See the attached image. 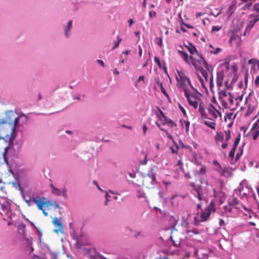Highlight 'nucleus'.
I'll use <instances>...</instances> for the list:
<instances>
[{
	"label": "nucleus",
	"instance_id": "nucleus-1",
	"mask_svg": "<svg viewBox=\"0 0 259 259\" xmlns=\"http://www.w3.org/2000/svg\"><path fill=\"white\" fill-rule=\"evenodd\" d=\"M16 136V134L15 133V127L11 132V135H6L7 141H9V145L5 148V152L3 155V157L6 163H8L7 157L6 153L9 151L13 152L14 154H17L20 150L22 145L18 142L14 143L13 140Z\"/></svg>",
	"mask_w": 259,
	"mask_h": 259
},
{
	"label": "nucleus",
	"instance_id": "nucleus-2",
	"mask_svg": "<svg viewBox=\"0 0 259 259\" xmlns=\"http://www.w3.org/2000/svg\"><path fill=\"white\" fill-rule=\"evenodd\" d=\"M11 207L12 204L10 200L5 197H0V207L4 212L3 214L0 211L1 215L12 220L15 216V213L12 212Z\"/></svg>",
	"mask_w": 259,
	"mask_h": 259
},
{
	"label": "nucleus",
	"instance_id": "nucleus-3",
	"mask_svg": "<svg viewBox=\"0 0 259 259\" xmlns=\"http://www.w3.org/2000/svg\"><path fill=\"white\" fill-rule=\"evenodd\" d=\"M215 210L214 203L211 201L209 205L206 207L204 211L200 214V219H198L197 216L194 217V223L198 225L199 223L206 221L209 218L212 211Z\"/></svg>",
	"mask_w": 259,
	"mask_h": 259
},
{
	"label": "nucleus",
	"instance_id": "nucleus-4",
	"mask_svg": "<svg viewBox=\"0 0 259 259\" xmlns=\"http://www.w3.org/2000/svg\"><path fill=\"white\" fill-rule=\"evenodd\" d=\"M16 115V113L13 110L7 111L6 112V118L2 119V123H9L12 125L14 117Z\"/></svg>",
	"mask_w": 259,
	"mask_h": 259
},
{
	"label": "nucleus",
	"instance_id": "nucleus-5",
	"mask_svg": "<svg viewBox=\"0 0 259 259\" xmlns=\"http://www.w3.org/2000/svg\"><path fill=\"white\" fill-rule=\"evenodd\" d=\"M178 74L181 81L180 87L182 88L184 91L185 89L188 90L186 83L190 79L189 78L187 77L183 72L178 71Z\"/></svg>",
	"mask_w": 259,
	"mask_h": 259
},
{
	"label": "nucleus",
	"instance_id": "nucleus-6",
	"mask_svg": "<svg viewBox=\"0 0 259 259\" xmlns=\"http://www.w3.org/2000/svg\"><path fill=\"white\" fill-rule=\"evenodd\" d=\"M184 94L189 105L193 107L194 109H196L198 107L197 100L191 99L189 90H187L186 89H184Z\"/></svg>",
	"mask_w": 259,
	"mask_h": 259
},
{
	"label": "nucleus",
	"instance_id": "nucleus-7",
	"mask_svg": "<svg viewBox=\"0 0 259 259\" xmlns=\"http://www.w3.org/2000/svg\"><path fill=\"white\" fill-rule=\"evenodd\" d=\"M46 199V198L44 197H33L32 199V201L37 205V207L40 210L44 209V205L45 203H44V200Z\"/></svg>",
	"mask_w": 259,
	"mask_h": 259
},
{
	"label": "nucleus",
	"instance_id": "nucleus-8",
	"mask_svg": "<svg viewBox=\"0 0 259 259\" xmlns=\"http://www.w3.org/2000/svg\"><path fill=\"white\" fill-rule=\"evenodd\" d=\"M73 21L72 20H69L66 25L64 26V32L65 36L66 38H68L71 34V30L72 27Z\"/></svg>",
	"mask_w": 259,
	"mask_h": 259
},
{
	"label": "nucleus",
	"instance_id": "nucleus-9",
	"mask_svg": "<svg viewBox=\"0 0 259 259\" xmlns=\"http://www.w3.org/2000/svg\"><path fill=\"white\" fill-rule=\"evenodd\" d=\"M224 77L223 71H219L217 73V84L218 87H220L223 84V81Z\"/></svg>",
	"mask_w": 259,
	"mask_h": 259
},
{
	"label": "nucleus",
	"instance_id": "nucleus-10",
	"mask_svg": "<svg viewBox=\"0 0 259 259\" xmlns=\"http://www.w3.org/2000/svg\"><path fill=\"white\" fill-rule=\"evenodd\" d=\"M184 46L188 50L191 55L196 53L198 56V54H199L196 47L192 43L188 42V45L184 44Z\"/></svg>",
	"mask_w": 259,
	"mask_h": 259
},
{
	"label": "nucleus",
	"instance_id": "nucleus-11",
	"mask_svg": "<svg viewBox=\"0 0 259 259\" xmlns=\"http://www.w3.org/2000/svg\"><path fill=\"white\" fill-rule=\"evenodd\" d=\"M212 109H208V113L210 114L214 118H217L218 117V115L215 112H217L220 116H221V113L220 112L212 105H210Z\"/></svg>",
	"mask_w": 259,
	"mask_h": 259
},
{
	"label": "nucleus",
	"instance_id": "nucleus-12",
	"mask_svg": "<svg viewBox=\"0 0 259 259\" xmlns=\"http://www.w3.org/2000/svg\"><path fill=\"white\" fill-rule=\"evenodd\" d=\"M170 238L171 241L173 242L174 246L175 247H181L182 242L184 241V240L182 238H179V239H177L176 238H174V236L171 235Z\"/></svg>",
	"mask_w": 259,
	"mask_h": 259
},
{
	"label": "nucleus",
	"instance_id": "nucleus-13",
	"mask_svg": "<svg viewBox=\"0 0 259 259\" xmlns=\"http://www.w3.org/2000/svg\"><path fill=\"white\" fill-rule=\"evenodd\" d=\"M154 61L157 64L158 67L162 69L166 73H167L166 67L164 62H163V64H162L160 62V59L158 57H155Z\"/></svg>",
	"mask_w": 259,
	"mask_h": 259
},
{
	"label": "nucleus",
	"instance_id": "nucleus-14",
	"mask_svg": "<svg viewBox=\"0 0 259 259\" xmlns=\"http://www.w3.org/2000/svg\"><path fill=\"white\" fill-rule=\"evenodd\" d=\"M53 224L59 228V230L61 232L63 231V225L62 222L58 220L57 218L54 219L53 221Z\"/></svg>",
	"mask_w": 259,
	"mask_h": 259
},
{
	"label": "nucleus",
	"instance_id": "nucleus-15",
	"mask_svg": "<svg viewBox=\"0 0 259 259\" xmlns=\"http://www.w3.org/2000/svg\"><path fill=\"white\" fill-rule=\"evenodd\" d=\"M178 53L181 58L188 64H190V60L189 59V57L187 53L184 52L183 51H178Z\"/></svg>",
	"mask_w": 259,
	"mask_h": 259
},
{
	"label": "nucleus",
	"instance_id": "nucleus-16",
	"mask_svg": "<svg viewBox=\"0 0 259 259\" xmlns=\"http://www.w3.org/2000/svg\"><path fill=\"white\" fill-rule=\"evenodd\" d=\"M163 120V124H167L168 126H169L170 127H174L177 126V124L175 122H174L171 119L168 118L167 116L164 117Z\"/></svg>",
	"mask_w": 259,
	"mask_h": 259
},
{
	"label": "nucleus",
	"instance_id": "nucleus-17",
	"mask_svg": "<svg viewBox=\"0 0 259 259\" xmlns=\"http://www.w3.org/2000/svg\"><path fill=\"white\" fill-rule=\"evenodd\" d=\"M153 168H151L147 174V176L152 179L151 184L154 185L156 183V174L153 172Z\"/></svg>",
	"mask_w": 259,
	"mask_h": 259
},
{
	"label": "nucleus",
	"instance_id": "nucleus-18",
	"mask_svg": "<svg viewBox=\"0 0 259 259\" xmlns=\"http://www.w3.org/2000/svg\"><path fill=\"white\" fill-rule=\"evenodd\" d=\"M235 2H233L232 4L229 6L228 11H227V14L228 15L229 17H230L232 16V15L234 13L235 10L236 9V5Z\"/></svg>",
	"mask_w": 259,
	"mask_h": 259
},
{
	"label": "nucleus",
	"instance_id": "nucleus-19",
	"mask_svg": "<svg viewBox=\"0 0 259 259\" xmlns=\"http://www.w3.org/2000/svg\"><path fill=\"white\" fill-rule=\"evenodd\" d=\"M179 220L178 217H175L173 215H171L169 219V222L170 225L172 226V228H174L176 225H177Z\"/></svg>",
	"mask_w": 259,
	"mask_h": 259
},
{
	"label": "nucleus",
	"instance_id": "nucleus-20",
	"mask_svg": "<svg viewBox=\"0 0 259 259\" xmlns=\"http://www.w3.org/2000/svg\"><path fill=\"white\" fill-rule=\"evenodd\" d=\"M198 56L203 60V63L204 64L205 68L209 71L212 72V69L211 66H210L207 62L205 61L203 57L201 54H198Z\"/></svg>",
	"mask_w": 259,
	"mask_h": 259
},
{
	"label": "nucleus",
	"instance_id": "nucleus-21",
	"mask_svg": "<svg viewBox=\"0 0 259 259\" xmlns=\"http://www.w3.org/2000/svg\"><path fill=\"white\" fill-rule=\"evenodd\" d=\"M25 225L21 224L18 226V232L20 234L24 235L25 231Z\"/></svg>",
	"mask_w": 259,
	"mask_h": 259
},
{
	"label": "nucleus",
	"instance_id": "nucleus-22",
	"mask_svg": "<svg viewBox=\"0 0 259 259\" xmlns=\"http://www.w3.org/2000/svg\"><path fill=\"white\" fill-rule=\"evenodd\" d=\"M224 135L222 133H217V135L215 137V140L217 142H223L224 141Z\"/></svg>",
	"mask_w": 259,
	"mask_h": 259
},
{
	"label": "nucleus",
	"instance_id": "nucleus-23",
	"mask_svg": "<svg viewBox=\"0 0 259 259\" xmlns=\"http://www.w3.org/2000/svg\"><path fill=\"white\" fill-rule=\"evenodd\" d=\"M199 111L201 114L202 118L209 119V118L207 117L206 114L205 113L204 109L201 106V105H199ZM209 119L211 120L212 119L209 118Z\"/></svg>",
	"mask_w": 259,
	"mask_h": 259
},
{
	"label": "nucleus",
	"instance_id": "nucleus-24",
	"mask_svg": "<svg viewBox=\"0 0 259 259\" xmlns=\"http://www.w3.org/2000/svg\"><path fill=\"white\" fill-rule=\"evenodd\" d=\"M248 64H253V67H254L255 66L257 65L258 67V68L259 69V60H256L255 59H249L248 61Z\"/></svg>",
	"mask_w": 259,
	"mask_h": 259
},
{
	"label": "nucleus",
	"instance_id": "nucleus-25",
	"mask_svg": "<svg viewBox=\"0 0 259 259\" xmlns=\"http://www.w3.org/2000/svg\"><path fill=\"white\" fill-rule=\"evenodd\" d=\"M239 203V201L236 197H234L232 199V200H229L228 201V204L229 205L234 206L235 205L238 204Z\"/></svg>",
	"mask_w": 259,
	"mask_h": 259
},
{
	"label": "nucleus",
	"instance_id": "nucleus-26",
	"mask_svg": "<svg viewBox=\"0 0 259 259\" xmlns=\"http://www.w3.org/2000/svg\"><path fill=\"white\" fill-rule=\"evenodd\" d=\"M199 71L201 73L202 75L204 77L206 81L208 79V73L206 70L204 69L203 68H200L199 69Z\"/></svg>",
	"mask_w": 259,
	"mask_h": 259
},
{
	"label": "nucleus",
	"instance_id": "nucleus-27",
	"mask_svg": "<svg viewBox=\"0 0 259 259\" xmlns=\"http://www.w3.org/2000/svg\"><path fill=\"white\" fill-rule=\"evenodd\" d=\"M19 117H14L13 122L12 125L11 132L13 131L14 127H15V130L16 129V127L17 125L18 124L19 121Z\"/></svg>",
	"mask_w": 259,
	"mask_h": 259
},
{
	"label": "nucleus",
	"instance_id": "nucleus-28",
	"mask_svg": "<svg viewBox=\"0 0 259 259\" xmlns=\"http://www.w3.org/2000/svg\"><path fill=\"white\" fill-rule=\"evenodd\" d=\"M259 21V17L257 16L253 20H252L250 21L249 24L248 26V27H249L250 28H252L254 25Z\"/></svg>",
	"mask_w": 259,
	"mask_h": 259
},
{
	"label": "nucleus",
	"instance_id": "nucleus-29",
	"mask_svg": "<svg viewBox=\"0 0 259 259\" xmlns=\"http://www.w3.org/2000/svg\"><path fill=\"white\" fill-rule=\"evenodd\" d=\"M203 123H204V124L206 125L207 126H208V127H209L211 129L215 130V126L214 125H215V123L214 122H210V121H204Z\"/></svg>",
	"mask_w": 259,
	"mask_h": 259
},
{
	"label": "nucleus",
	"instance_id": "nucleus-30",
	"mask_svg": "<svg viewBox=\"0 0 259 259\" xmlns=\"http://www.w3.org/2000/svg\"><path fill=\"white\" fill-rule=\"evenodd\" d=\"M254 109V107L252 106L251 105H249L248 106L247 110L246 113L245 114V116H249V115H250L253 112Z\"/></svg>",
	"mask_w": 259,
	"mask_h": 259
},
{
	"label": "nucleus",
	"instance_id": "nucleus-31",
	"mask_svg": "<svg viewBox=\"0 0 259 259\" xmlns=\"http://www.w3.org/2000/svg\"><path fill=\"white\" fill-rule=\"evenodd\" d=\"M25 241V244L28 247L31 246L32 244V239L31 237L30 238H25L24 239Z\"/></svg>",
	"mask_w": 259,
	"mask_h": 259
},
{
	"label": "nucleus",
	"instance_id": "nucleus-32",
	"mask_svg": "<svg viewBox=\"0 0 259 259\" xmlns=\"http://www.w3.org/2000/svg\"><path fill=\"white\" fill-rule=\"evenodd\" d=\"M240 140V134H239L238 135V136L235 139L233 148L236 149L237 146L238 145V144L239 143Z\"/></svg>",
	"mask_w": 259,
	"mask_h": 259
},
{
	"label": "nucleus",
	"instance_id": "nucleus-33",
	"mask_svg": "<svg viewBox=\"0 0 259 259\" xmlns=\"http://www.w3.org/2000/svg\"><path fill=\"white\" fill-rule=\"evenodd\" d=\"M52 193L56 195L60 196L61 195V192L60 190L57 188L53 187V189L52 190Z\"/></svg>",
	"mask_w": 259,
	"mask_h": 259
},
{
	"label": "nucleus",
	"instance_id": "nucleus-34",
	"mask_svg": "<svg viewBox=\"0 0 259 259\" xmlns=\"http://www.w3.org/2000/svg\"><path fill=\"white\" fill-rule=\"evenodd\" d=\"M158 85L160 87V90H161V92L166 96L167 97H168V95L166 91V90H165L164 88L163 87V84H162V82H159L158 83Z\"/></svg>",
	"mask_w": 259,
	"mask_h": 259
},
{
	"label": "nucleus",
	"instance_id": "nucleus-35",
	"mask_svg": "<svg viewBox=\"0 0 259 259\" xmlns=\"http://www.w3.org/2000/svg\"><path fill=\"white\" fill-rule=\"evenodd\" d=\"M219 99L220 100V101L222 103V106L226 109L228 108V104L227 103V102L226 101H225L224 100H223L222 99V97H219Z\"/></svg>",
	"mask_w": 259,
	"mask_h": 259
},
{
	"label": "nucleus",
	"instance_id": "nucleus-36",
	"mask_svg": "<svg viewBox=\"0 0 259 259\" xmlns=\"http://www.w3.org/2000/svg\"><path fill=\"white\" fill-rule=\"evenodd\" d=\"M232 205H229V206L225 205L223 207V208L225 212H231L232 211Z\"/></svg>",
	"mask_w": 259,
	"mask_h": 259
},
{
	"label": "nucleus",
	"instance_id": "nucleus-37",
	"mask_svg": "<svg viewBox=\"0 0 259 259\" xmlns=\"http://www.w3.org/2000/svg\"><path fill=\"white\" fill-rule=\"evenodd\" d=\"M225 141L227 142L231 138V132L230 130H228L225 131Z\"/></svg>",
	"mask_w": 259,
	"mask_h": 259
},
{
	"label": "nucleus",
	"instance_id": "nucleus-38",
	"mask_svg": "<svg viewBox=\"0 0 259 259\" xmlns=\"http://www.w3.org/2000/svg\"><path fill=\"white\" fill-rule=\"evenodd\" d=\"M236 150V149H235L234 148H232V149L231 150V151H230V152L229 153V157H231L232 159H233L234 157L235 152Z\"/></svg>",
	"mask_w": 259,
	"mask_h": 259
},
{
	"label": "nucleus",
	"instance_id": "nucleus-39",
	"mask_svg": "<svg viewBox=\"0 0 259 259\" xmlns=\"http://www.w3.org/2000/svg\"><path fill=\"white\" fill-rule=\"evenodd\" d=\"M194 191L197 192V193L203 194L202 187L201 186H198L197 188H195Z\"/></svg>",
	"mask_w": 259,
	"mask_h": 259
},
{
	"label": "nucleus",
	"instance_id": "nucleus-40",
	"mask_svg": "<svg viewBox=\"0 0 259 259\" xmlns=\"http://www.w3.org/2000/svg\"><path fill=\"white\" fill-rule=\"evenodd\" d=\"M259 135V130H255L252 133V136H253V139L254 140H255L258 136Z\"/></svg>",
	"mask_w": 259,
	"mask_h": 259
},
{
	"label": "nucleus",
	"instance_id": "nucleus-41",
	"mask_svg": "<svg viewBox=\"0 0 259 259\" xmlns=\"http://www.w3.org/2000/svg\"><path fill=\"white\" fill-rule=\"evenodd\" d=\"M227 95H228V94L227 93L226 90H222L219 92V97H220V96L221 97H222V96L226 97L227 96Z\"/></svg>",
	"mask_w": 259,
	"mask_h": 259
},
{
	"label": "nucleus",
	"instance_id": "nucleus-42",
	"mask_svg": "<svg viewBox=\"0 0 259 259\" xmlns=\"http://www.w3.org/2000/svg\"><path fill=\"white\" fill-rule=\"evenodd\" d=\"M189 59H191L192 64L196 68H197V65L196 63V59L194 58V57L192 56L189 57Z\"/></svg>",
	"mask_w": 259,
	"mask_h": 259
},
{
	"label": "nucleus",
	"instance_id": "nucleus-43",
	"mask_svg": "<svg viewBox=\"0 0 259 259\" xmlns=\"http://www.w3.org/2000/svg\"><path fill=\"white\" fill-rule=\"evenodd\" d=\"M121 41V38L118 37V40L117 41L114 42V46L112 48V49L114 50L115 48H117L119 45L120 42Z\"/></svg>",
	"mask_w": 259,
	"mask_h": 259
},
{
	"label": "nucleus",
	"instance_id": "nucleus-44",
	"mask_svg": "<svg viewBox=\"0 0 259 259\" xmlns=\"http://www.w3.org/2000/svg\"><path fill=\"white\" fill-rule=\"evenodd\" d=\"M252 5V2L247 3L243 6V10H246L247 9H249L251 7Z\"/></svg>",
	"mask_w": 259,
	"mask_h": 259
},
{
	"label": "nucleus",
	"instance_id": "nucleus-45",
	"mask_svg": "<svg viewBox=\"0 0 259 259\" xmlns=\"http://www.w3.org/2000/svg\"><path fill=\"white\" fill-rule=\"evenodd\" d=\"M184 123L186 127V132H187L189 130L190 122L188 120H184Z\"/></svg>",
	"mask_w": 259,
	"mask_h": 259
},
{
	"label": "nucleus",
	"instance_id": "nucleus-46",
	"mask_svg": "<svg viewBox=\"0 0 259 259\" xmlns=\"http://www.w3.org/2000/svg\"><path fill=\"white\" fill-rule=\"evenodd\" d=\"M228 94L229 96V102L232 105L234 103L233 95L230 92H229L228 93Z\"/></svg>",
	"mask_w": 259,
	"mask_h": 259
},
{
	"label": "nucleus",
	"instance_id": "nucleus-47",
	"mask_svg": "<svg viewBox=\"0 0 259 259\" xmlns=\"http://www.w3.org/2000/svg\"><path fill=\"white\" fill-rule=\"evenodd\" d=\"M187 83L190 86V87L193 90H194L195 92H196L197 94H199V92L198 91L193 87V86L192 85L191 82V81L189 79L187 82Z\"/></svg>",
	"mask_w": 259,
	"mask_h": 259
},
{
	"label": "nucleus",
	"instance_id": "nucleus-48",
	"mask_svg": "<svg viewBox=\"0 0 259 259\" xmlns=\"http://www.w3.org/2000/svg\"><path fill=\"white\" fill-rule=\"evenodd\" d=\"M145 77L143 75L140 76L138 79L135 82V86L137 87L138 82L142 81L144 82Z\"/></svg>",
	"mask_w": 259,
	"mask_h": 259
},
{
	"label": "nucleus",
	"instance_id": "nucleus-49",
	"mask_svg": "<svg viewBox=\"0 0 259 259\" xmlns=\"http://www.w3.org/2000/svg\"><path fill=\"white\" fill-rule=\"evenodd\" d=\"M179 107L180 109V110L182 111V112L183 113V115L184 116H187V114H186V110L184 108V107L180 104H179Z\"/></svg>",
	"mask_w": 259,
	"mask_h": 259
},
{
	"label": "nucleus",
	"instance_id": "nucleus-50",
	"mask_svg": "<svg viewBox=\"0 0 259 259\" xmlns=\"http://www.w3.org/2000/svg\"><path fill=\"white\" fill-rule=\"evenodd\" d=\"M190 97H191V99L197 100L200 99V98L198 96H197L196 94L190 93Z\"/></svg>",
	"mask_w": 259,
	"mask_h": 259
},
{
	"label": "nucleus",
	"instance_id": "nucleus-51",
	"mask_svg": "<svg viewBox=\"0 0 259 259\" xmlns=\"http://www.w3.org/2000/svg\"><path fill=\"white\" fill-rule=\"evenodd\" d=\"M242 153H243V149H242L240 153H237L236 154L235 161H237L240 158V157L242 155Z\"/></svg>",
	"mask_w": 259,
	"mask_h": 259
},
{
	"label": "nucleus",
	"instance_id": "nucleus-52",
	"mask_svg": "<svg viewBox=\"0 0 259 259\" xmlns=\"http://www.w3.org/2000/svg\"><path fill=\"white\" fill-rule=\"evenodd\" d=\"M213 75L211 73V76L209 79V84H210V89L211 90L212 87H213Z\"/></svg>",
	"mask_w": 259,
	"mask_h": 259
},
{
	"label": "nucleus",
	"instance_id": "nucleus-53",
	"mask_svg": "<svg viewBox=\"0 0 259 259\" xmlns=\"http://www.w3.org/2000/svg\"><path fill=\"white\" fill-rule=\"evenodd\" d=\"M156 16V12L155 11H150L149 12V18H152Z\"/></svg>",
	"mask_w": 259,
	"mask_h": 259
},
{
	"label": "nucleus",
	"instance_id": "nucleus-54",
	"mask_svg": "<svg viewBox=\"0 0 259 259\" xmlns=\"http://www.w3.org/2000/svg\"><path fill=\"white\" fill-rule=\"evenodd\" d=\"M222 51V49L220 48H217L214 51H211V53L213 54H217Z\"/></svg>",
	"mask_w": 259,
	"mask_h": 259
},
{
	"label": "nucleus",
	"instance_id": "nucleus-55",
	"mask_svg": "<svg viewBox=\"0 0 259 259\" xmlns=\"http://www.w3.org/2000/svg\"><path fill=\"white\" fill-rule=\"evenodd\" d=\"M206 172V167L202 166L199 171V174L201 175H204Z\"/></svg>",
	"mask_w": 259,
	"mask_h": 259
},
{
	"label": "nucleus",
	"instance_id": "nucleus-56",
	"mask_svg": "<svg viewBox=\"0 0 259 259\" xmlns=\"http://www.w3.org/2000/svg\"><path fill=\"white\" fill-rule=\"evenodd\" d=\"M221 29V27L217 26H213L211 28V31L212 32H215V31H218Z\"/></svg>",
	"mask_w": 259,
	"mask_h": 259
},
{
	"label": "nucleus",
	"instance_id": "nucleus-57",
	"mask_svg": "<svg viewBox=\"0 0 259 259\" xmlns=\"http://www.w3.org/2000/svg\"><path fill=\"white\" fill-rule=\"evenodd\" d=\"M51 259H58V255L56 253L51 252L50 253Z\"/></svg>",
	"mask_w": 259,
	"mask_h": 259
},
{
	"label": "nucleus",
	"instance_id": "nucleus-58",
	"mask_svg": "<svg viewBox=\"0 0 259 259\" xmlns=\"http://www.w3.org/2000/svg\"><path fill=\"white\" fill-rule=\"evenodd\" d=\"M175 144H176V146L177 150L174 149L171 147L170 148L171 149L172 153H176V154H177L178 153V150H177L179 148V146L176 143H175Z\"/></svg>",
	"mask_w": 259,
	"mask_h": 259
},
{
	"label": "nucleus",
	"instance_id": "nucleus-59",
	"mask_svg": "<svg viewBox=\"0 0 259 259\" xmlns=\"http://www.w3.org/2000/svg\"><path fill=\"white\" fill-rule=\"evenodd\" d=\"M187 233L188 234L190 233H192L193 234H198V232H197V230L193 229L191 230H187Z\"/></svg>",
	"mask_w": 259,
	"mask_h": 259
},
{
	"label": "nucleus",
	"instance_id": "nucleus-60",
	"mask_svg": "<svg viewBox=\"0 0 259 259\" xmlns=\"http://www.w3.org/2000/svg\"><path fill=\"white\" fill-rule=\"evenodd\" d=\"M232 115H233V113H232V112L228 113L226 114V115H225V121H226V118H228L229 119H231L232 118Z\"/></svg>",
	"mask_w": 259,
	"mask_h": 259
},
{
	"label": "nucleus",
	"instance_id": "nucleus-61",
	"mask_svg": "<svg viewBox=\"0 0 259 259\" xmlns=\"http://www.w3.org/2000/svg\"><path fill=\"white\" fill-rule=\"evenodd\" d=\"M147 163V155H145V157L143 160L140 161L142 165H145Z\"/></svg>",
	"mask_w": 259,
	"mask_h": 259
},
{
	"label": "nucleus",
	"instance_id": "nucleus-62",
	"mask_svg": "<svg viewBox=\"0 0 259 259\" xmlns=\"http://www.w3.org/2000/svg\"><path fill=\"white\" fill-rule=\"evenodd\" d=\"M256 128H259V124H258V123L255 122V123H253L252 127L250 131H252Z\"/></svg>",
	"mask_w": 259,
	"mask_h": 259
},
{
	"label": "nucleus",
	"instance_id": "nucleus-63",
	"mask_svg": "<svg viewBox=\"0 0 259 259\" xmlns=\"http://www.w3.org/2000/svg\"><path fill=\"white\" fill-rule=\"evenodd\" d=\"M254 84L255 86H258L259 85V76H257L254 80Z\"/></svg>",
	"mask_w": 259,
	"mask_h": 259
},
{
	"label": "nucleus",
	"instance_id": "nucleus-64",
	"mask_svg": "<svg viewBox=\"0 0 259 259\" xmlns=\"http://www.w3.org/2000/svg\"><path fill=\"white\" fill-rule=\"evenodd\" d=\"M253 9L254 11L259 12V3L254 6Z\"/></svg>",
	"mask_w": 259,
	"mask_h": 259
}]
</instances>
